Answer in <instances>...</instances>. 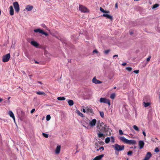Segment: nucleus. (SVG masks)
Segmentation results:
<instances>
[{"mask_svg":"<svg viewBox=\"0 0 160 160\" xmlns=\"http://www.w3.org/2000/svg\"><path fill=\"white\" fill-rule=\"evenodd\" d=\"M151 58V56H149L148 58H147V61L148 62H149Z\"/></svg>","mask_w":160,"mask_h":160,"instance_id":"obj_44","label":"nucleus"},{"mask_svg":"<svg viewBox=\"0 0 160 160\" xmlns=\"http://www.w3.org/2000/svg\"><path fill=\"white\" fill-rule=\"evenodd\" d=\"M68 102L70 106H72L74 104L73 101L72 100H68Z\"/></svg>","mask_w":160,"mask_h":160,"instance_id":"obj_21","label":"nucleus"},{"mask_svg":"<svg viewBox=\"0 0 160 160\" xmlns=\"http://www.w3.org/2000/svg\"><path fill=\"white\" fill-rule=\"evenodd\" d=\"M142 133H143V135H144V137H145L146 134V133H145V132L144 131H143Z\"/></svg>","mask_w":160,"mask_h":160,"instance_id":"obj_48","label":"nucleus"},{"mask_svg":"<svg viewBox=\"0 0 160 160\" xmlns=\"http://www.w3.org/2000/svg\"><path fill=\"white\" fill-rule=\"evenodd\" d=\"M152 154L150 152H148L146 154L143 160H149L152 157Z\"/></svg>","mask_w":160,"mask_h":160,"instance_id":"obj_10","label":"nucleus"},{"mask_svg":"<svg viewBox=\"0 0 160 160\" xmlns=\"http://www.w3.org/2000/svg\"><path fill=\"white\" fill-rule=\"evenodd\" d=\"M38 82V83H40V84H41L42 83L41 82H40V81H39Z\"/></svg>","mask_w":160,"mask_h":160,"instance_id":"obj_56","label":"nucleus"},{"mask_svg":"<svg viewBox=\"0 0 160 160\" xmlns=\"http://www.w3.org/2000/svg\"><path fill=\"white\" fill-rule=\"evenodd\" d=\"M100 101L101 102L107 103L109 106L110 105V100L109 99H107L105 98H101L100 99Z\"/></svg>","mask_w":160,"mask_h":160,"instance_id":"obj_8","label":"nucleus"},{"mask_svg":"<svg viewBox=\"0 0 160 160\" xmlns=\"http://www.w3.org/2000/svg\"><path fill=\"white\" fill-rule=\"evenodd\" d=\"M102 124H104V123L103 122H102Z\"/></svg>","mask_w":160,"mask_h":160,"instance_id":"obj_62","label":"nucleus"},{"mask_svg":"<svg viewBox=\"0 0 160 160\" xmlns=\"http://www.w3.org/2000/svg\"><path fill=\"white\" fill-rule=\"evenodd\" d=\"M159 97H160V96H159Z\"/></svg>","mask_w":160,"mask_h":160,"instance_id":"obj_64","label":"nucleus"},{"mask_svg":"<svg viewBox=\"0 0 160 160\" xmlns=\"http://www.w3.org/2000/svg\"><path fill=\"white\" fill-rule=\"evenodd\" d=\"M10 53H8L2 57V61L3 62H8L10 58Z\"/></svg>","mask_w":160,"mask_h":160,"instance_id":"obj_7","label":"nucleus"},{"mask_svg":"<svg viewBox=\"0 0 160 160\" xmlns=\"http://www.w3.org/2000/svg\"><path fill=\"white\" fill-rule=\"evenodd\" d=\"M79 10L81 12L86 13L89 12V10L88 8L82 5H79Z\"/></svg>","mask_w":160,"mask_h":160,"instance_id":"obj_3","label":"nucleus"},{"mask_svg":"<svg viewBox=\"0 0 160 160\" xmlns=\"http://www.w3.org/2000/svg\"><path fill=\"white\" fill-rule=\"evenodd\" d=\"M42 134L43 136L46 138H48V134L44 133H42Z\"/></svg>","mask_w":160,"mask_h":160,"instance_id":"obj_34","label":"nucleus"},{"mask_svg":"<svg viewBox=\"0 0 160 160\" xmlns=\"http://www.w3.org/2000/svg\"><path fill=\"white\" fill-rule=\"evenodd\" d=\"M100 11L104 13L105 10H104L101 7L100 8Z\"/></svg>","mask_w":160,"mask_h":160,"instance_id":"obj_41","label":"nucleus"},{"mask_svg":"<svg viewBox=\"0 0 160 160\" xmlns=\"http://www.w3.org/2000/svg\"><path fill=\"white\" fill-rule=\"evenodd\" d=\"M115 95H116L115 93H113L111 95L110 97L112 99H114L115 98Z\"/></svg>","mask_w":160,"mask_h":160,"instance_id":"obj_29","label":"nucleus"},{"mask_svg":"<svg viewBox=\"0 0 160 160\" xmlns=\"http://www.w3.org/2000/svg\"><path fill=\"white\" fill-rule=\"evenodd\" d=\"M100 114L101 117L102 118H103L104 117V113L103 112H100Z\"/></svg>","mask_w":160,"mask_h":160,"instance_id":"obj_32","label":"nucleus"},{"mask_svg":"<svg viewBox=\"0 0 160 160\" xmlns=\"http://www.w3.org/2000/svg\"><path fill=\"white\" fill-rule=\"evenodd\" d=\"M110 51V50L109 49H108L104 51V52L105 54H107Z\"/></svg>","mask_w":160,"mask_h":160,"instance_id":"obj_36","label":"nucleus"},{"mask_svg":"<svg viewBox=\"0 0 160 160\" xmlns=\"http://www.w3.org/2000/svg\"><path fill=\"white\" fill-rule=\"evenodd\" d=\"M102 150V151L103 150H104V147L103 146H101L100 147L99 149L97 150L98 151L99 150Z\"/></svg>","mask_w":160,"mask_h":160,"instance_id":"obj_39","label":"nucleus"},{"mask_svg":"<svg viewBox=\"0 0 160 160\" xmlns=\"http://www.w3.org/2000/svg\"><path fill=\"white\" fill-rule=\"evenodd\" d=\"M103 128H105L106 130L108 132L111 129L109 128L108 126L106 124L104 125V126L103 127Z\"/></svg>","mask_w":160,"mask_h":160,"instance_id":"obj_26","label":"nucleus"},{"mask_svg":"<svg viewBox=\"0 0 160 160\" xmlns=\"http://www.w3.org/2000/svg\"><path fill=\"white\" fill-rule=\"evenodd\" d=\"M136 148V146H135L134 147V148Z\"/></svg>","mask_w":160,"mask_h":160,"instance_id":"obj_59","label":"nucleus"},{"mask_svg":"<svg viewBox=\"0 0 160 160\" xmlns=\"http://www.w3.org/2000/svg\"><path fill=\"white\" fill-rule=\"evenodd\" d=\"M116 87H114V88H114V89H116Z\"/></svg>","mask_w":160,"mask_h":160,"instance_id":"obj_58","label":"nucleus"},{"mask_svg":"<svg viewBox=\"0 0 160 160\" xmlns=\"http://www.w3.org/2000/svg\"><path fill=\"white\" fill-rule=\"evenodd\" d=\"M23 73L24 74H25V72H23Z\"/></svg>","mask_w":160,"mask_h":160,"instance_id":"obj_61","label":"nucleus"},{"mask_svg":"<svg viewBox=\"0 0 160 160\" xmlns=\"http://www.w3.org/2000/svg\"><path fill=\"white\" fill-rule=\"evenodd\" d=\"M13 5L15 11L17 13L20 10L19 5L17 2H13Z\"/></svg>","mask_w":160,"mask_h":160,"instance_id":"obj_6","label":"nucleus"},{"mask_svg":"<svg viewBox=\"0 0 160 160\" xmlns=\"http://www.w3.org/2000/svg\"><path fill=\"white\" fill-rule=\"evenodd\" d=\"M103 17H105L107 18L110 19L111 20H112L113 19V18L112 16L110 15L107 14H103L102 16Z\"/></svg>","mask_w":160,"mask_h":160,"instance_id":"obj_15","label":"nucleus"},{"mask_svg":"<svg viewBox=\"0 0 160 160\" xmlns=\"http://www.w3.org/2000/svg\"><path fill=\"white\" fill-rule=\"evenodd\" d=\"M158 6H159L158 4H155L152 6V9L158 7Z\"/></svg>","mask_w":160,"mask_h":160,"instance_id":"obj_30","label":"nucleus"},{"mask_svg":"<svg viewBox=\"0 0 160 160\" xmlns=\"http://www.w3.org/2000/svg\"><path fill=\"white\" fill-rule=\"evenodd\" d=\"M83 112H86V110H85V109H83Z\"/></svg>","mask_w":160,"mask_h":160,"instance_id":"obj_52","label":"nucleus"},{"mask_svg":"<svg viewBox=\"0 0 160 160\" xmlns=\"http://www.w3.org/2000/svg\"><path fill=\"white\" fill-rule=\"evenodd\" d=\"M115 8H118V3H116L115 4Z\"/></svg>","mask_w":160,"mask_h":160,"instance_id":"obj_50","label":"nucleus"},{"mask_svg":"<svg viewBox=\"0 0 160 160\" xmlns=\"http://www.w3.org/2000/svg\"><path fill=\"white\" fill-rule=\"evenodd\" d=\"M139 146L141 149L142 148L144 145V143L143 141L140 140L139 142Z\"/></svg>","mask_w":160,"mask_h":160,"instance_id":"obj_14","label":"nucleus"},{"mask_svg":"<svg viewBox=\"0 0 160 160\" xmlns=\"http://www.w3.org/2000/svg\"><path fill=\"white\" fill-rule=\"evenodd\" d=\"M35 111V109L34 108H33V109H32L31 111L30 112L31 113H32Z\"/></svg>","mask_w":160,"mask_h":160,"instance_id":"obj_45","label":"nucleus"},{"mask_svg":"<svg viewBox=\"0 0 160 160\" xmlns=\"http://www.w3.org/2000/svg\"><path fill=\"white\" fill-rule=\"evenodd\" d=\"M77 113L78 115H79L81 117H83V115L82 113L81 112L79 111H78L77 112Z\"/></svg>","mask_w":160,"mask_h":160,"instance_id":"obj_31","label":"nucleus"},{"mask_svg":"<svg viewBox=\"0 0 160 160\" xmlns=\"http://www.w3.org/2000/svg\"><path fill=\"white\" fill-rule=\"evenodd\" d=\"M126 63H123L122 64V65L123 66H124L125 65H126Z\"/></svg>","mask_w":160,"mask_h":160,"instance_id":"obj_51","label":"nucleus"},{"mask_svg":"<svg viewBox=\"0 0 160 160\" xmlns=\"http://www.w3.org/2000/svg\"><path fill=\"white\" fill-rule=\"evenodd\" d=\"M30 43L32 45L36 47H37L38 45V44L35 41H31Z\"/></svg>","mask_w":160,"mask_h":160,"instance_id":"obj_19","label":"nucleus"},{"mask_svg":"<svg viewBox=\"0 0 160 160\" xmlns=\"http://www.w3.org/2000/svg\"><path fill=\"white\" fill-rule=\"evenodd\" d=\"M133 72L136 74H138L139 73V70H134L133 71Z\"/></svg>","mask_w":160,"mask_h":160,"instance_id":"obj_42","label":"nucleus"},{"mask_svg":"<svg viewBox=\"0 0 160 160\" xmlns=\"http://www.w3.org/2000/svg\"><path fill=\"white\" fill-rule=\"evenodd\" d=\"M97 134L98 137L99 138H105L106 137L105 134L102 133L105 132L106 133L108 131L106 130L105 128H103L101 125L98 126L97 128Z\"/></svg>","mask_w":160,"mask_h":160,"instance_id":"obj_1","label":"nucleus"},{"mask_svg":"<svg viewBox=\"0 0 160 160\" xmlns=\"http://www.w3.org/2000/svg\"><path fill=\"white\" fill-rule=\"evenodd\" d=\"M8 114L10 117L13 118L14 121H15V118L13 112L12 111H9L8 112Z\"/></svg>","mask_w":160,"mask_h":160,"instance_id":"obj_17","label":"nucleus"},{"mask_svg":"<svg viewBox=\"0 0 160 160\" xmlns=\"http://www.w3.org/2000/svg\"><path fill=\"white\" fill-rule=\"evenodd\" d=\"M68 62H70V61H69V60H68Z\"/></svg>","mask_w":160,"mask_h":160,"instance_id":"obj_63","label":"nucleus"},{"mask_svg":"<svg viewBox=\"0 0 160 160\" xmlns=\"http://www.w3.org/2000/svg\"><path fill=\"white\" fill-rule=\"evenodd\" d=\"M57 99L58 100H65L66 99L65 98L63 97H58L57 98Z\"/></svg>","mask_w":160,"mask_h":160,"instance_id":"obj_25","label":"nucleus"},{"mask_svg":"<svg viewBox=\"0 0 160 160\" xmlns=\"http://www.w3.org/2000/svg\"><path fill=\"white\" fill-rule=\"evenodd\" d=\"M10 8V14L12 16L14 15V10L13 7L12 6H11Z\"/></svg>","mask_w":160,"mask_h":160,"instance_id":"obj_18","label":"nucleus"},{"mask_svg":"<svg viewBox=\"0 0 160 160\" xmlns=\"http://www.w3.org/2000/svg\"><path fill=\"white\" fill-rule=\"evenodd\" d=\"M118 57V55H114V56H113V58H114V57Z\"/></svg>","mask_w":160,"mask_h":160,"instance_id":"obj_49","label":"nucleus"},{"mask_svg":"<svg viewBox=\"0 0 160 160\" xmlns=\"http://www.w3.org/2000/svg\"><path fill=\"white\" fill-rule=\"evenodd\" d=\"M61 147L60 146H57L56 150L55 152L57 154L59 153Z\"/></svg>","mask_w":160,"mask_h":160,"instance_id":"obj_20","label":"nucleus"},{"mask_svg":"<svg viewBox=\"0 0 160 160\" xmlns=\"http://www.w3.org/2000/svg\"><path fill=\"white\" fill-rule=\"evenodd\" d=\"M151 104V103L149 102H143V105L145 107H147L149 106Z\"/></svg>","mask_w":160,"mask_h":160,"instance_id":"obj_22","label":"nucleus"},{"mask_svg":"<svg viewBox=\"0 0 160 160\" xmlns=\"http://www.w3.org/2000/svg\"><path fill=\"white\" fill-rule=\"evenodd\" d=\"M33 8V6L31 5H28L26 7L25 9L28 11H31Z\"/></svg>","mask_w":160,"mask_h":160,"instance_id":"obj_16","label":"nucleus"},{"mask_svg":"<svg viewBox=\"0 0 160 160\" xmlns=\"http://www.w3.org/2000/svg\"><path fill=\"white\" fill-rule=\"evenodd\" d=\"M83 126L85 128H88L84 125H83Z\"/></svg>","mask_w":160,"mask_h":160,"instance_id":"obj_53","label":"nucleus"},{"mask_svg":"<svg viewBox=\"0 0 160 160\" xmlns=\"http://www.w3.org/2000/svg\"><path fill=\"white\" fill-rule=\"evenodd\" d=\"M51 118V117L49 115H48L46 116V120L47 121H49Z\"/></svg>","mask_w":160,"mask_h":160,"instance_id":"obj_37","label":"nucleus"},{"mask_svg":"<svg viewBox=\"0 0 160 160\" xmlns=\"http://www.w3.org/2000/svg\"><path fill=\"white\" fill-rule=\"evenodd\" d=\"M34 32H38L41 34L42 35H44L45 36H47L48 35L47 32H45L43 30L40 28L34 29Z\"/></svg>","mask_w":160,"mask_h":160,"instance_id":"obj_4","label":"nucleus"},{"mask_svg":"<svg viewBox=\"0 0 160 160\" xmlns=\"http://www.w3.org/2000/svg\"><path fill=\"white\" fill-rule=\"evenodd\" d=\"M119 134L120 135H122V134H123V132L121 130V129L119 130Z\"/></svg>","mask_w":160,"mask_h":160,"instance_id":"obj_40","label":"nucleus"},{"mask_svg":"<svg viewBox=\"0 0 160 160\" xmlns=\"http://www.w3.org/2000/svg\"><path fill=\"white\" fill-rule=\"evenodd\" d=\"M110 13V12L109 11L105 10V11L104 12V13Z\"/></svg>","mask_w":160,"mask_h":160,"instance_id":"obj_46","label":"nucleus"},{"mask_svg":"<svg viewBox=\"0 0 160 160\" xmlns=\"http://www.w3.org/2000/svg\"><path fill=\"white\" fill-rule=\"evenodd\" d=\"M36 93L37 94H38V95H45V93L43 92H40V91L36 92Z\"/></svg>","mask_w":160,"mask_h":160,"instance_id":"obj_24","label":"nucleus"},{"mask_svg":"<svg viewBox=\"0 0 160 160\" xmlns=\"http://www.w3.org/2000/svg\"><path fill=\"white\" fill-rule=\"evenodd\" d=\"M35 63H39V62L37 61L35 62Z\"/></svg>","mask_w":160,"mask_h":160,"instance_id":"obj_55","label":"nucleus"},{"mask_svg":"<svg viewBox=\"0 0 160 160\" xmlns=\"http://www.w3.org/2000/svg\"><path fill=\"white\" fill-rule=\"evenodd\" d=\"M93 53H97L98 52V51L96 50H94L93 51Z\"/></svg>","mask_w":160,"mask_h":160,"instance_id":"obj_47","label":"nucleus"},{"mask_svg":"<svg viewBox=\"0 0 160 160\" xmlns=\"http://www.w3.org/2000/svg\"><path fill=\"white\" fill-rule=\"evenodd\" d=\"M111 142L114 143L115 142L114 138V137L112 136L111 138Z\"/></svg>","mask_w":160,"mask_h":160,"instance_id":"obj_35","label":"nucleus"},{"mask_svg":"<svg viewBox=\"0 0 160 160\" xmlns=\"http://www.w3.org/2000/svg\"><path fill=\"white\" fill-rule=\"evenodd\" d=\"M155 151L156 152H159V150L158 148H156L155 149Z\"/></svg>","mask_w":160,"mask_h":160,"instance_id":"obj_43","label":"nucleus"},{"mask_svg":"<svg viewBox=\"0 0 160 160\" xmlns=\"http://www.w3.org/2000/svg\"><path fill=\"white\" fill-rule=\"evenodd\" d=\"M104 154H101L96 157L92 160H100L104 156Z\"/></svg>","mask_w":160,"mask_h":160,"instance_id":"obj_13","label":"nucleus"},{"mask_svg":"<svg viewBox=\"0 0 160 160\" xmlns=\"http://www.w3.org/2000/svg\"><path fill=\"white\" fill-rule=\"evenodd\" d=\"M3 100L2 99L0 98V102H2Z\"/></svg>","mask_w":160,"mask_h":160,"instance_id":"obj_54","label":"nucleus"},{"mask_svg":"<svg viewBox=\"0 0 160 160\" xmlns=\"http://www.w3.org/2000/svg\"><path fill=\"white\" fill-rule=\"evenodd\" d=\"M87 112L88 113H92L93 111L92 109L90 108H88L87 110Z\"/></svg>","mask_w":160,"mask_h":160,"instance_id":"obj_23","label":"nucleus"},{"mask_svg":"<svg viewBox=\"0 0 160 160\" xmlns=\"http://www.w3.org/2000/svg\"><path fill=\"white\" fill-rule=\"evenodd\" d=\"M10 97H8V99L9 100L10 99Z\"/></svg>","mask_w":160,"mask_h":160,"instance_id":"obj_60","label":"nucleus"},{"mask_svg":"<svg viewBox=\"0 0 160 160\" xmlns=\"http://www.w3.org/2000/svg\"><path fill=\"white\" fill-rule=\"evenodd\" d=\"M132 152L131 151H129L127 152V154L128 155L131 156L132 155Z\"/></svg>","mask_w":160,"mask_h":160,"instance_id":"obj_38","label":"nucleus"},{"mask_svg":"<svg viewBox=\"0 0 160 160\" xmlns=\"http://www.w3.org/2000/svg\"><path fill=\"white\" fill-rule=\"evenodd\" d=\"M92 82L93 83L97 84H100L102 83V81H101L96 79V77H94L92 80Z\"/></svg>","mask_w":160,"mask_h":160,"instance_id":"obj_11","label":"nucleus"},{"mask_svg":"<svg viewBox=\"0 0 160 160\" xmlns=\"http://www.w3.org/2000/svg\"><path fill=\"white\" fill-rule=\"evenodd\" d=\"M110 141V138L109 137H107L105 139V142L106 143H108Z\"/></svg>","mask_w":160,"mask_h":160,"instance_id":"obj_27","label":"nucleus"},{"mask_svg":"<svg viewBox=\"0 0 160 160\" xmlns=\"http://www.w3.org/2000/svg\"><path fill=\"white\" fill-rule=\"evenodd\" d=\"M114 149L118 151H121L124 150V145H120L117 144H115L113 146Z\"/></svg>","mask_w":160,"mask_h":160,"instance_id":"obj_5","label":"nucleus"},{"mask_svg":"<svg viewBox=\"0 0 160 160\" xmlns=\"http://www.w3.org/2000/svg\"><path fill=\"white\" fill-rule=\"evenodd\" d=\"M126 69L129 72H131L132 70V68L130 67H127Z\"/></svg>","mask_w":160,"mask_h":160,"instance_id":"obj_33","label":"nucleus"},{"mask_svg":"<svg viewBox=\"0 0 160 160\" xmlns=\"http://www.w3.org/2000/svg\"><path fill=\"white\" fill-rule=\"evenodd\" d=\"M97 121L95 119H92L89 122V125L91 127H93L95 126L96 123Z\"/></svg>","mask_w":160,"mask_h":160,"instance_id":"obj_12","label":"nucleus"},{"mask_svg":"<svg viewBox=\"0 0 160 160\" xmlns=\"http://www.w3.org/2000/svg\"><path fill=\"white\" fill-rule=\"evenodd\" d=\"M25 115V112L23 111H21L20 112H19L18 115L19 118L21 120H22L24 119Z\"/></svg>","mask_w":160,"mask_h":160,"instance_id":"obj_9","label":"nucleus"},{"mask_svg":"<svg viewBox=\"0 0 160 160\" xmlns=\"http://www.w3.org/2000/svg\"><path fill=\"white\" fill-rule=\"evenodd\" d=\"M120 140L124 143L128 144H135L136 143V141L134 140H129L124 137H121L120 138Z\"/></svg>","mask_w":160,"mask_h":160,"instance_id":"obj_2","label":"nucleus"},{"mask_svg":"<svg viewBox=\"0 0 160 160\" xmlns=\"http://www.w3.org/2000/svg\"><path fill=\"white\" fill-rule=\"evenodd\" d=\"M45 26V25L44 24L43 25L42 27L44 28Z\"/></svg>","mask_w":160,"mask_h":160,"instance_id":"obj_57","label":"nucleus"},{"mask_svg":"<svg viewBox=\"0 0 160 160\" xmlns=\"http://www.w3.org/2000/svg\"><path fill=\"white\" fill-rule=\"evenodd\" d=\"M133 128L136 131H139V129L138 127L136 125H134L133 126Z\"/></svg>","mask_w":160,"mask_h":160,"instance_id":"obj_28","label":"nucleus"}]
</instances>
